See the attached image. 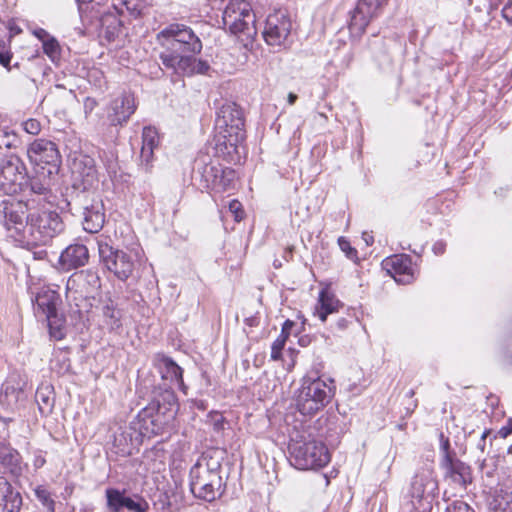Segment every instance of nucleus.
Returning a JSON list of instances; mask_svg holds the SVG:
<instances>
[{
	"label": "nucleus",
	"mask_w": 512,
	"mask_h": 512,
	"mask_svg": "<svg viewBox=\"0 0 512 512\" xmlns=\"http://www.w3.org/2000/svg\"><path fill=\"white\" fill-rule=\"evenodd\" d=\"M292 29V22L286 12L277 10L268 15L263 30L265 42L272 47H286Z\"/></svg>",
	"instance_id": "obj_14"
},
{
	"label": "nucleus",
	"mask_w": 512,
	"mask_h": 512,
	"mask_svg": "<svg viewBox=\"0 0 512 512\" xmlns=\"http://www.w3.org/2000/svg\"><path fill=\"white\" fill-rule=\"evenodd\" d=\"M100 286L101 279L98 273L93 269H86L72 274L67 280L66 289L88 296L97 291Z\"/></svg>",
	"instance_id": "obj_20"
},
{
	"label": "nucleus",
	"mask_w": 512,
	"mask_h": 512,
	"mask_svg": "<svg viewBox=\"0 0 512 512\" xmlns=\"http://www.w3.org/2000/svg\"><path fill=\"white\" fill-rule=\"evenodd\" d=\"M89 251L84 244H71L66 247L59 258V263L65 270L82 267L88 263Z\"/></svg>",
	"instance_id": "obj_25"
},
{
	"label": "nucleus",
	"mask_w": 512,
	"mask_h": 512,
	"mask_svg": "<svg viewBox=\"0 0 512 512\" xmlns=\"http://www.w3.org/2000/svg\"><path fill=\"white\" fill-rule=\"evenodd\" d=\"M157 40L162 47L159 59L172 74L192 76L210 69L207 61L195 57L202 50V42L187 25L172 23L157 34Z\"/></svg>",
	"instance_id": "obj_1"
},
{
	"label": "nucleus",
	"mask_w": 512,
	"mask_h": 512,
	"mask_svg": "<svg viewBox=\"0 0 512 512\" xmlns=\"http://www.w3.org/2000/svg\"><path fill=\"white\" fill-rule=\"evenodd\" d=\"M236 173L231 168H226L222 172V182L220 184L219 193L227 192L233 189Z\"/></svg>",
	"instance_id": "obj_37"
},
{
	"label": "nucleus",
	"mask_w": 512,
	"mask_h": 512,
	"mask_svg": "<svg viewBox=\"0 0 512 512\" xmlns=\"http://www.w3.org/2000/svg\"><path fill=\"white\" fill-rule=\"evenodd\" d=\"M498 498L499 509L503 512H512V479L509 485L500 490Z\"/></svg>",
	"instance_id": "obj_36"
},
{
	"label": "nucleus",
	"mask_w": 512,
	"mask_h": 512,
	"mask_svg": "<svg viewBox=\"0 0 512 512\" xmlns=\"http://www.w3.org/2000/svg\"><path fill=\"white\" fill-rule=\"evenodd\" d=\"M178 411V401L170 387L154 391L151 402L139 413L143 435H159L169 426Z\"/></svg>",
	"instance_id": "obj_4"
},
{
	"label": "nucleus",
	"mask_w": 512,
	"mask_h": 512,
	"mask_svg": "<svg viewBox=\"0 0 512 512\" xmlns=\"http://www.w3.org/2000/svg\"><path fill=\"white\" fill-rule=\"evenodd\" d=\"M11 61V55L8 52H0V64L8 67Z\"/></svg>",
	"instance_id": "obj_53"
},
{
	"label": "nucleus",
	"mask_w": 512,
	"mask_h": 512,
	"mask_svg": "<svg viewBox=\"0 0 512 512\" xmlns=\"http://www.w3.org/2000/svg\"><path fill=\"white\" fill-rule=\"evenodd\" d=\"M224 170H226V168H223L221 166V172L217 173V175L215 177L216 178L215 181H213V183H211L208 190H210L213 193H219L220 184L222 182V172Z\"/></svg>",
	"instance_id": "obj_47"
},
{
	"label": "nucleus",
	"mask_w": 512,
	"mask_h": 512,
	"mask_svg": "<svg viewBox=\"0 0 512 512\" xmlns=\"http://www.w3.org/2000/svg\"><path fill=\"white\" fill-rule=\"evenodd\" d=\"M36 401L42 415L49 414L54 406V398L51 396L49 387L40 388L36 391Z\"/></svg>",
	"instance_id": "obj_32"
},
{
	"label": "nucleus",
	"mask_w": 512,
	"mask_h": 512,
	"mask_svg": "<svg viewBox=\"0 0 512 512\" xmlns=\"http://www.w3.org/2000/svg\"><path fill=\"white\" fill-rule=\"evenodd\" d=\"M0 469L12 478L18 479L27 469L20 453L7 443L0 442Z\"/></svg>",
	"instance_id": "obj_21"
},
{
	"label": "nucleus",
	"mask_w": 512,
	"mask_h": 512,
	"mask_svg": "<svg viewBox=\"0 0 512 512\" xmlns=\"http://www.w3.org/2000/svg\"><path fill=\"white\" fill-rule=\"evenodd\" d=\"M338 245L349 259L357 257V250L351 246L350 242L345 237H339Z\"/></svg>",
	"instance_id": "obj_42"
},
{
	"label": "nucleus",
	"mask_w": 512,
	"mask_h": 512,
	"mask_svg": "<svg viewBox=\"0 0 512 512\" xmlns=\"http://www.w3.org/2000/svg\"><path fill=\"white\" fill-rule=\"evenodd\" d=\"M490 434V430H485L482 435H481V438L480 439H483L484 442H486V438L488 437V435Z\"/></svg>",
	"instance_id": "obj_60"
},
{
	"label": "nucleus",
	"mask_w": 512,
	"mask_h": 512,
	"mask_svg": "<svg viewBox=\"0 0 512 512\" xmlns=\"http://www.w3.org/2000/svg\"><path fill=\"white\" fill-rule=\"evenodd\" d=\"M414 395H415V392H414V390H413V389H411V390H409V391L407 392V396H408V397H410V398H412Z\"/></svg>",
	"instance_id": "obj_63"
},
{
	"label": "nucleus",
	"mask_w": 512,
	"mask_h": 512,
	"mask_svg": "<svg viewBox=\"0 0 512 512\" xmlns=\"http://www.w3.org/2000/svg\"><path fill=\"white\" fill-rule=\"evenodd\" d=\"M197 173L201 177L203 188L207 189L215 181L217 173L221 172V165L215 162H206L204 158L196 160Z\"/></svg>",
	"instance_id": "obj_30"
},
{
	"label": "nucleus",
	"mask_w": 512,
	"mask_h": 512,
	"mask_svg": "<svg viewBox=\"0 0 512 512\" xmlns=\"http://www.w3.org/2000/svg\"><path fill=\"white\" fill-rule=\"evenodd\" d=\"M384 0H358L350 12L349 30L354 36H361L370 21L377 15Z\"/></svg>",
	"instance_id": "obj_16"
},
{
	"label": "nucleus",
	"mask_w": 512,
	"mask_h": 512,
	"mask_svg": "<svg viewBox=\"0 0 512 512\" xmlns=\"http://www.w3.org/2000/svg\"><path fill=\"white\" fill-rule=\"evenodd\" d=\"M485 446H486V442H484L483 439H480L478 444H477V448L481 451V452H484L485 451Z\"/></svg>",
	"instance_id": "obj_59"
},
{
	"label": "nucleus",
	"mask_w": 512,
	"mask_h": 512,
	"mask_svg": "<svg viewBox=\"0 0 512 512\" xmlns=\"http://www.w3.org/2000/svg\"><path fill=\"white\" fill-rule=\"evenodd\" d=\"M97 106L98 102L96 101V99L92 97H86L83 102L85 117L88 118Z\"/></svg>",
	"instance_id": "obj_45"
},
{
	"label": "nucleus",
	"mask_w": 512,
	"mask_h": 512,
	"mask_svg": "<svg viewBox=\"0 0 512 512\" xmlns=\"http://www.w3.org/2000/svg\"><path fill=\"white\" fill-rule=\"evenodd\" d=\"M441 452L443 454L442 458H446L447 456H449L450 458H455V453L454 452H450L449 439H447V438L443 439L442 438Z\"/></svg>",
	"instance_id": "obj_48"
},
{
	"label": "nucleus",
	"mask_w": 512,
	"mask_h": 512,
	"mask_svg": "<svg viewBox=\"0 0 512 512\" xmlns=\"http://www.w3.org/2000/svg\"><path fill=\"white\" fill-rule=\"evenodd\" d=\"M229 210L234 214L236 221L242 220L244 211L242 210V205L238 200H232L229 203Z\"/></svg>",
	"instance_id": "obj_44"
},
{
	"label": "nucleus",
	"mask_w": 512,
	"mask_h": 512,
	"mask_svg": "<svg viewBox=\"0 0 512 512\" xmlns=\"http://www.w3.org/2000/svg\"><path fill=\"white\" fill-rule=\"evenodd\" d=\"M26 197V204L32 207L34 203L39 206L48 205L49 198L52 196L48 181L42 180L40 177H31L27 175L24 178L23 190L20 192Z\"/></svg>",
	"instance_id": "obj_19"
},
{
	"label": "nucleus",
	"mask_w": 512,
	"mask_h": 512,
	"mask_svg": "<svg viewBox=\"0 0 512 512\" xmlns=\"http://www.w3.org/2000/svg\"><path fill=\"white\" fill-rule=\"evenodd\" d=\"M59 363V360L56 359L52 362V369L55 370L58 374H64L70 368V362L68 358H63L59 368H56V365Z\"/></svg>",
	"instance_id": "obj_46"
},
{
	"label": "nucleus",
	"mask_w": 512,
	"mask_h": 512,
	"mask_svg": "<svg viewBox=\"0 0 512 512\" xmlns=\"http://www.w3.org/2000/svg\"><path fill=\"white\" fill-rule=\"evenodd\" d=\"M315 121L318 122L320 125H324L328 121V118L324 113H317L315 115Z\"/></svg>",
	"instance_id": "obj_57"
},
{
	"label": "nucleus",
	"mask_w": 512,
	"mask_h": 512,
	"mask_svg": "<svg viewBox=\"0 0 512 512\" xmlns=\"http://www.w3.org/2000/svg\"><path fill=\"white\" fill-rule=\"evenodd\" d=\"M286 335H279L275 340L274 342L272 343V346H271V359L272 360H279L281 358V355H282V350L285 346V343H286Z\"/></svg>",
	"instance_id": "obj_39"
},
{
	"label": "nucleus",
	"mask_w": 512,
	"mask_h": 512,
	"mask_svg": "<svg viewBox=\"0 0 512 512\" xmlns=\"http://www.w3.org/2000/svg\"><path fill=\"white\" fill-rule=\"evenodd\" d=\"M221 457L217 451H208L201 455L190 469V491L199 499L212 502L224 492L221 476Z\"/></svg>",
	"instance_id": "obj_3"
},
{
	"label": "nucleus",
	"mask_w": 512,
	"mask_h": 512,
	"mask_svg": "<svg viewBox=\"0 0 512 512\" xmlns=\"http://www.w3.org/2000/svg\"><path fill=\"white\" fill-rule=\"evenodd\" d=\"M46 463L45 458L42 455H37L34 458L33 465L36 469L41 468Z\"/></svg>",
	"instance_id": "obj_56"
},
{
	"label": "nucleus",
	"mask_w": 512,
	"mask_h": 512,
	"mask_svg": "<svg viewBox=\"0 0 512 512\" xmlns=\"http://www.w3.org/2000/svg\"><path fill=\"white\" fill-rule=\"evenodd\" d=\"M217 134L214 137L215 153L227 161H234L240 144L245 139L244 117L241 108L234 102L224 103L215 121Z\"/></svg>",
	"instance_id": "obj_2"
},
{
	"label": "nucleus",
	"mask_w": 512,
	"mask_h": 512,
	"mask_svg": "<svg viewBox=\"0 0 512 512\" xmlns=\"http://www.w3.org/2000/svg\"><path fill=\"white\" fill-rule=\"evenodd\" d=\"M33 35L41 41L43 44L45 41H47L52 35L48 31H46L43 28H37L33 31Z\"/></svg>",
	"instance_id": "obj_49"
},
{
	"label": "nucleus",
	"mask_w": 512,
	"mask_h": 512,
	"mask_svg": "<svg viewBox=\"0 0 512 512\" xmlns=\"http://www.w3.org/2000/svg\"><path fill=\"white\" fill-rule=\"evenodd\" d=\"M441 467L445 470L446 477L450 478L455 484L465 489L471 483V469L461 460L455 458H442Z\"/></svg>",
	"instance_id": "obj_23"
},
{
	"label": "nucleus",
	"mask_w": 512,
	"mask_h": 512,
	"mask_svg": "<svg viewBox=\"0 0 512 512\" xmlns=\"http://www.w3.org/2000/svg\"><path fill=\"white\" fill-rule=\"evenodd\" d=\"M100 158L102 160V162L104 163V165L106 166L108 172H115V168H116V158H115V155L113 153H107V152H103L102 155H100Z\"/></svg>",
	"instance_id": "obj_43"
},
{
	"label": "nucleus",
	"mask_w": 512,
	"mask_h": 512,
	"mask_svg": "<svg viewBox=\"0 0 512 512\" xmlns=\"http://www.w3.org/2000/svg\"><path fill=\"white\" fill-rule=\"evenodd\" d=\"M296 100H297V95L296 94H294V93H289L288 94V103L290 105H293L296 102Z\"/></svg>",
	"instance_id": "obj_58"
},
{
	"label": "nucleus",
	"mask_w": 512,
	"mask_h": 512,
	"mask_svg": "<svg viewBox=\"0 0 512 512\" xmlns=\"http://www.w3.org/2000/svg\"><path fill=\"white\" fill-rule=\"evenodd\" d=\"M157 367L165 382L177 385L184 394H187L188 387L183 381V370L172 358L159 355L157 357Z\"/></svg>",
	"instance_id": "obj_24"
},
{
	"label": "nucleus",
	"mask_w": 512,
	"mask_h": 512,
	"mask_svg": "<svg viewBox=\"0 0 512 512\" xmlns=\"http://www.w3.org/2000/svg\"><path fill=\"white\" fill-rule=\"evenodd\" d=\"M43 52L49 57L52 62H56L61 57V47L58 40L51 36L47 41L42 44Z\"/></svg>",
	"instance_id": "obj_35"
},
{
	"label": "nucleus",
	"mask_w": 512,
	"mask_h": 512,
	"mask_svg": "<svg viewBox=\"0 0 512 512\" xmlns=\"http://www.w3.org/2000/svg\"><path fill=\"white\" fill-rule=\"evenodd\" d=\"M50 337L56 341L62 340L65 335V318L59 312L45 316Z\"/></svg>",
	"instance_id": "obj_31"
},
{
	"label": "nucleus",
	"mask_w": 512,
	"mask_h": 512,
	"mask_svg": "<svg viewBox=\"0 0 512 512\" xmlns=\"http://www.w3.org/2000/svg\"><path fill=\"white\" fill-rule=\"evenodd\" d=\"M340 301L327 290H322L319 294L316 313L322 322H325L328 315L336 312L340 306Z\"/></svg>",
	"instance_id": "obj_29"
},
{
	"label": "nucleus",
	"mask_w": 512,
	"mask_h": 512,
	"mask_svg": "<svg viewBox=\"0 0 512 512\" xmlns=\"http://www.w3.org/2000/svg\"><path fill=\"white\" fill-rule=\"evenodd\" d=\"M37 500L46 508L47 512H55V500L50 491L43 485H39L34 489Z\"/></svg>",
	"instance_id": "obj_33"
},
{
	"label": "nucleus",
	"mask_w": 512,
	"mask_h": 512,
	"mask_svg": "<svg viewBox=\"0 0 512 512\" xmlns=\"http://www.w3.org/2000/svg\"><path fill=\"white\" fill-rule=\"evenodd\" d=\"M409 496L411 503L419 512H430L435 498L438 496V481L433 471L422 469L412 478Z\"/></svg>",
	"instance_id": "obj_12"
},
{
	"label": "nucleus",
	"mask_w": 512,
	"mask_h": 512,
	"mask_svg": "<svg viewBox=\"0 0 512 512\" xmlns=\"http://www.w3.org/2000/svg\"><path fill=\"white\" fill-rule=\"evenodd\" d=\"M417 407V401H414L412 410H408L407 413L410 414Z\"/></svg>",
	"instance_id": "obj_64"
},
{
	"label": "nucleus",
	"mask_w": 512,
	"mask_h": 512,
	"mask_svg": "<svg viewBox=\"0 0 512 512\" xmlns=\"http://www.w3.org/2000/svg\"><path fill=\"white\" fill-rule=\"evenodd\" d=\"M445 512H475L466 502L462 500H455L450 503Z\"/></svg>",
	"instance_id": "obj_41"
},
{
	"label": "nucleus",
	"mask_w": 512,
	"mask_h": 512,
	"mask_svg": "<svg viewBox=\"0 0 512 512\" xmlns=\"http://www.w3.org/2000/svg\"><path fill=\"white\" fill-rule=\"evenodd\" d=\"M23 130L31 135H37L41 131V124L37 119H27L22 123Z\"/></svg>",
	"instance_id": "obj_40"
},
{
	"label": "nucleus",
	"mask_w": 512,
	"mask_h": 512,
	"mask_svg": "<svg viewBox=\"0 0 512 512\" xmlns=\"http://www.w3.org/2000/svg\"><path fill=\"white\" fill-rule=\"evenodd\" d=\"M294 325L293 321L291 320H286L282 326V331H281V334L280 335H286V338H288L289 334H290V330L292 328V326Z\"/></svg>",
	"instance_id": "obj_54"
},
{
	"label": "nucleus",
	"mask_w": 512,
	"mask_h": 512,
	"mask_svg": "<svg viewBox=\"0 0 512 512\" xmlns=\"http://www.w3.org/2000/svg\"><path fill=\"white\" fill-rule=\"evenodd\" d=\"M30 211H32V207L24 201L6 199L0 202V215L7 235L22 247H24L28 232V213Z\"/></svg>",
	"instance_id": "obj_11"
},
{
	"label": "nucleus",
	"mask_w": 512,
	"mask_h": 512,
	"mask_svg": "<svg viewBox=\"0 0 512 512\" xmlns=\"http://www.w3.org/2000/svg\"><path fill=\"white\" fill-rule=\"evenodd\" d=\"M363 236H364V240H365V242H366L367 244H370V242H369V241H370V240H372V236H369V238H368V237H366V236H367V234H366V233H364V234H363Z\"/></svg>",
	"instance_id": "obj_62"
},
{
	"label": "nucleus",
	"mask_w": 512,
	"mask_h": 512,
	"mask_svg": "<svg viewBox=\"0 0 512 512\" xmlns=\"http://www.w3.org/2000/svg\"><path fill=\"white\" fill-rule=\"evenodd\" d=\"M107 508L109 512H148L149 503L140 495L127 496L125 490L108 488L105 491Z\"/></svg>",
	"instance_id": "obj_15"
},
{
	"label": "nucleus",
	"mask_w": 512,
	"mask_h": 512,
	"mask_svg": "<svg viewBox=\"0 0 512 512\" xmlns=\"http://www.w3.org/2000/svg\"><path fill=\"white\" fill-rule=\"evenodd\" d=\"M335 391L333 379L307 375L298 390L296 408L304 416H313L330 403Z\"/></svg>",
	"instance_id": "obj_7"
},
{
	"label": "nucleus",
	"mask_w": 512,
	"mask_h": 512,
	"mask_svg": "<svg viewBox=\"0 0 512 512\" xmlns=\"http://www.w3.org/2000/svg\"><path fill=\"white\" fill-rule=\"evenodd\" d=\"M499 434L502 437H507L508 435L512 434V418H510L507 422V425L502 427L499 431Z\"/></svg>",
	"instance_id": "obj_52"
},
{
	"label": "nucleus",
	"mask_w": 512,
	"mask_h": 512,
	"mask_svg": "<svg viewBox=\"0 0 512 512\" xmlns=\"http://www.w3.org/2000/svg\"><path fill=\"white\" fill-rule=\"evenodd\" d=\"M288 449L293 465L300 470L323 468L331 459L323 441L307 430L296 431Z\"/></svg>",
	"instance_id": "obj_5"
},
{
	"label": "nucleus",
	"mask_w": 512,
	"mask_h": 512,
	"mask_svg": "<svg viewBox=\"0 0 512 512\" xmlns=\"http://www.w3.org/2000/svg\"><path fill=\"white\" fill-rule=\"evenodd\" d=\"M502 16L507 22L512 24V0L503 7Z\"/></svg>",
	"instance_id": "obj_50"
},
{
	"label": "nucleus",
	"mask_w": 512,
	"mask_h": 512,
	"mask_svg": "<svg viewBox=\"0 0 512 512\" xmlns=\"http://www.w3.org/2000/svg\"><path fill=\"white\" fill-rule=\"evenodd\" d=\"M159 144V135L155 128L145 127L142 132L141 163L148 169L153 161L154 149Z\"/></svg>",
	"instance_id": "obj_27"
},
{
	"label": "nucleus",
	"mask_w": 512,
	"mask_h": 512,
	"mask_svg": "<svg viewBox=\"0 0 512 512\" xmlns=\"http://www.w3.org/2000/svg\"><path fill=\"white\" fill-rule=\"evenodd\" d=\"M348 323H349V322H348V320H347L346 318H344V317H340V318H338V319H337V321H336V328H337L338 330H344V329H346V328H347Z\"/></svg>",
	"instance_id": "obj_55"
},
{
	"label": "nucleus",
	"mask_w": 512,
	"mask_h": 512,
	"mask_svg": "<svg viewBox=\"0 0 512 512\" xmlns=\"http://www.w3.org/2000/svg\"><path fill=\"white\" fill-rule=\"evenodd\" d=\"M28 224L24 247L46 245L64 230L60 215L46 204L37 209L32 207L28 213Z\"/></svg>",
	"instance_id": "obj_8"
},
{
	"label": "nucleus",
	"mask_w": 512,
	"mask_h": 512,
	"mask_svg": "<svg viewBox=\"0 0 512 512\" xmlns=\"http://www.w3.org/2000/svg\"><path fill=\"white\" fill-rule=\"evenodd\" d=\"M38 308L45 316L59 312L58 308L62 303L61 296L52 289H43L36 296Z\"/></svg>",
	"instance_id": "obj_28"
},
{
	"label": "nucleus",
	"mask_w": 512,
	"mask_h": 512,
	"mask_svg": "<svg viewBox=\"0 0 512 512\" xmlns=\"http://www.w3.org/2000/svg\"><path fill=\"white\" fill-rule=\"evenodd\" d=\"M136 110L135 98L129 92L115 97L107 110V118L112 126L124 125Z\"/></svg>",
	"instance_id": "obj_18"
},
{
	"label": "nucleus",
	"mask_w": 512,
	"mask_h": 512,
	"mask_svg": "<svg viewBox=\"0 0 512 512\" xmlns=\"http://www.w3.org/2000/svg\"><path fill=\"white\" fill-rule=\"evenodd\" d=\"M23 505L21 493L3 476H0V512H20Z\"/></svg>",
	"instance_id": "obj_26"
},
{
	"label": "nucleus",
	"mask_w": 512,
	"mask_h": 512,
	"mask_svg": "<svg viewBox=\"0 0 512 512\" xmlns=\"http://www.w3.org/2000/svg\"><path fill=\"white\" fill-rule=\"evenodd\" d=\"M387 272L400 284L412 282L413 268L410 256L406 254L394 255L384 260Z\"/></svg>",
	"instance_id": "obj_22"
},
{
	"label": "nucleus",
	"mask_w": 512,
	"mask_h": 512,
	"mask_svg": "<svg viewBox=\"0 0 512 512\" xmlns=\"http://www.w3.org/2000/svg\"><path fill=\"white\" fill-rule=\"evenodd\" d=\"M101 24L109 40L118 34L121 27V21L113 14L104 15L101 19Z\"/></svg>",
	"instance_id": "obj_34"
},
{
	"label": "nucleus",
	"mask_w": 512,
	"mask_h": 512,
	"mask_svg": "<svg viewBox=\"0 0 512 512\" xmlns=\"http://www.w3.org/2000/svg\"><path fill=\"white\" fill-rule=\"evenodd\" d=\"M26 166L16 155H9L0 161V193L15 195L23 190Z\"/></svg>",
	"instance_id": "obj_13"
},
{
	"label": "nucleus",
	"mask_w": 512,
	"mask_h": 512,
	"mask_svg": "<svg viewBox=\"0 0 512 512\" xmlns=\"http://www.w3.org/2000/svg\"><path fill=\"white\" fill-rule=\"evenodd\" d=\"M30 161L36 165H48L57 169L61 162V155L56 144L47 139H36L27 150Z\"/></svg>",
	"instance_id": "obj_17"
},
{
	"label": "nucleus",
	"mask_w": 512,
	"mask_h": 512,
	"mask_svg": "<svg viewBox=\"0 0 512 512\" xmlns=\"http://www.w3.org/2000/svg\"><path fill=\"white\" fill-rule=\"evenodd\" d=\"M432 250L435 255H442L446 250V243L442 240H439L433 244Z\"/></svg>",
	"instance_id": "obj_51"
},
{
	"label": "nucleus",
	"mask_w": 512,
	"mask_h": 512,
	"mask_svg": "<svg viewBox=\"0 0 512 512\" xmlns=\"http://www.w3.org/2000/svg\"><path fill=\"white\" fill-rule=\"evenodd\" d=\"M363 236H364V240H365V242H366L367 244H370V242H369V241H370V240H372V236H369V238H368V237H366V236H367V234H366V233H364V234H363Z\"/></svg>",
	"instance_id": "obj_61"
},
{
	"label": "nucleus",
	"mask_w": 512,
	"mask_h": 512,
	"mask_svg": "<svg viewBox=\"0 0 512 512\" xmlns=\"http://www.w3.org/2000/svg\"><path fill=\"white\" fill-rule=\"evenodd\" d=\"M67 210L76 217H80L83 229L91 234L102 230L106 215L102 199L90 190H75L66 200Z\"/></svg>",
	"instance_id": "obj_6"
},
{
	"label": "nucleus",
	"mask_w": 512,
	"mask_h": 512,
	"mask_svg": "<svg viewBox=\"0 0 512 512\" xmlns=\"http://www.w3.org/2000/svg\"><path fill=\"white\" fill-rule=\"evenodd\" d=\"M18 142L17 135L6 128H0V148H12Z\"/></svg>",
	"instance_id": "obj_38"
},
{
	"label": "nucleus",
	"mask_w": 512,
	"mask_h": 512,
	"mask_svg": "<svg viewBox=\"0 0 512 512\" xmlns=\"http://www.w3.org/2000/svg\"><path fill=\"white\" fill-rule=\"evenodd\" d=\"M223 25L241 40L252 39L256 33L255 15L249 2L231 0L222 16Z\"/></svg>",
	"instance_id": "obj_9"
},
{
	"label": "nucleus",
	"mask_w": 512,
	"mask_h": 512,
	"mask_svg": "<svg viewBox=\"0 0 512 512\" xmlns=\"http://www.w3.org/2000/svg\"><path fill=\"white\" fill-rule=\"evenodd\" d=\"M99 261L118 280L126 281L133 273L135 261L140 259L141 249H134L133 255L115 249L108 242L97 240Z\"/></svg>",
	"instance_id": "obj_10"
}]
</instances>
